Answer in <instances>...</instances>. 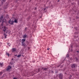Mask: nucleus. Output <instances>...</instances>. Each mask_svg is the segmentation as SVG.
Here are the masks:
<instances>
[{"mask_svg":"<svg viewBox=\"0 0 79 79\" xmlns=\"http://www.w3.org/2000/svg\"><path fill=\"white\" fill-rule=\"evenodd\" d=\"M14 23H18V20H17V19H15L14 20Z\"/></svg>","mask_w":79,"mask_h":79,"instance_id":"6","label":"nucleus"},{"mask_svg":"<svg viewBox=\"0 0 79 79\" xmlns=\"http://www.w3.org/2000/svg\"><path fill=\"white\" fill-rule=\"evenodd\" d=\"M0 74H3V73H2V72H1V73H0Z\"/></svg>","mask_w":79,"mask_h":79,"instance_id":"20","label":"nucleus"},{"mask_svg":"<svg viewBox=\"0 0 79 79\" xmlns=\"http://www.w3.org/2000/svg\"><path fill=\"white\" fill-rule=\"evenodd\" d=\"M11 68V67L10 66H8L7 68V71H8L9 69H10Z\"/></svg>","mask_w":79,"mask_h":79,"instance_id":"4","label":"nucleus"},{"mask_svg":"<svg viewBox=\"0 0 79 79\" xmlns=\"http://www.w3.org/2000/svg\"><path fill=\"white\" fill-rule=\"evenodd\" d=\"M25 41V39H22V42L24 43V42Z\"/></svg>","mask_w":79,"mask_h":79,"instance_id":"9","label":"nucleus"},{"mask_svg":"<svg viewBox=\"0 0 79 79\" xmlns=\"http://www.w3.org/2000/svg\"><path fill=\"white\" fill-rule=\"evenodd\" d=\"M78 60L77 59H76V61H78V60Z\"/></svg>","mask_w":79,"mask_h":79,"instance_id":"18","label":"nucleus"},{"mask_svg":"<svg viewBox=\"0 0 79 79\" xmlns=\"http://www.w3.org/2000/svg\"><path fill=\"white\" fill-rule=\"evenodd\" d=\"M36 9H37V8H35V10H36Z\"/></svg>","mask_w":79,"mask_h":79,"instance_id":"25","label":"nucleus"},{"mask_svg":"<svg viewBox=\"0 0 79 79\" xmlns=\"http://www.w3.org/2000/svg\"><path fill=\"white\" fill-rule=\"evenodd\" d=\"M4 37H5V39H6V34H4Z\"/></svg>","mask_w":79,"mask_h":79,"instance_id":"13","label":"nucleus"},{"mask_svg":"<svg viewBox=\"0 0 79 79\" xmlns=\"http://www.w3.org/2000/svg\"><path fill=\"white\" fill-rule=\"evenodd\" d=\"M27 36V35H25L23 36V38H26V37Z\"/></svg>","mask_w":79,"mask_h":79,"instance_id":"11","label":"nucleus"},{"mask_svg":"<svg viewBox=\"0 0 79 79\" xmlns=\"http://www.w3.org/2000/svg\"><path fill=\"white\" fill-rule=\"evenodd\" d=\"M14 79H17L16 78H14Z\"/></svg>","mask_w":79,"mask_h":79,"instance_id":"23","label":"nucleus"},{"mask_svg":"<svg viewBox=\"0 0 79 79\" xmlns=\"http://www.w3.org/2000/svg\"><path fill=\"white\" fill-rule=\"evenodd\" d=\"M69 56L68 55H67V57H68Z\"/></svg>","mask_w":79,"mask_h":79,"instance_id":"21","label":"nucleus"},{"mask_svg":"<svg viewBox=\"0 0 79 79\" xmlns=\"http://www.w3.org/2000/svg\"><path fill=\"white\" fill-rule=\"evenodd\" d=\"M11 32V31H10L9 30H7V31L6 32V33H8V34H10Z\"/></svg>","mask_w":79,"mask_h":79,"instance_id":"7","label":"nucleus"},{"mask_svg":"<svg viewBox=\"0 0 79 79\" xmlns=\"http://www.w3.org/2000/svg\"><path fill=\"white\" fill-rule=\"evenodd\" d=\"M6 1V0H2V2L3 3V2H5Z\"/></svg>","mask_w":79,"mask_h":79,"instance_id":"15","label":"nucleus"},{"mask_svg":"<svg viewBox=\"0 0 79 79\" xmlns=\"http://www.w3.org/2000/svg\"><path fill=\"white\" fill-rule=\"evenodd\" d=\"M76 64H73L72 65V68H75V67H76Z\"/></svg>","mask_w":79,"mask_h":79,"instance_id":"5","label":"nucleus"},{"mask_svg":"<svg viewBox=\"0 0 79 79\" xmlns=\"http://www.w3.org/2000/svg\"><path fill=\"white\" fill-rule=\"evenodd\" d=\"M12 51L13 52H15V51H16V49L14 48H12Z\"/></svg>","mask_w":79,"mask_h":79,"instance_id":"8","label":"nucleus"},{"mask_svg":"<svg viewBox=\"0 0 79 79\" xmlns=\"http://www.w3.org/2000/svg\"><path fill=\"white\" fill-rule=\"evenodd\" d=\"M45 10H46V8H45L44 9V11H45Z\"/></svg>","mask_w":79,"mask_h":79,"instance_id":"22","label":"nucleus"},{"mask_svg":"<svg viewBox=\"0 0 79 79\" xmlns=\"http://www.w3.org/2000/svg\"><path fill=\"white\" fill-rule=\"evenodd\" d=\"M43 69L44 70H47V68H43Z\"/></svg>","mask_w":79,"mask_h":79,"instance_id":"17","label":"nucleus"},{"mask_svg":"<svg viewBox=\"0 0 79 79\" xmlns=\"http://www.w3.org/2000/svg\"><path fill=\"white\" fill-rule=\"evenodd\" d=\"M47 50H50V48H48Z\"/></svg>","mask_w":79,"mask_h":79,"instance_id":"19","label":"nucleus"},{"mask_svg":"<svg viewBox=\"0 0 79 79\" xmlns=\"http://www.w3.org/2000/svg\"><path fill=\"white\" fill-rule=\"evenodd\" d=\"M6 19H5V18H3V16H1L0 18V23L1 22H2V23H4L6 22Z\"/></svg>","mask_w":79,"mask_h":79,"instance_id":"1","label":"nucleus"},{"mask_svg":"<svg viewBox=\"0 0 79 79\" xmlns=\"http://www.w3.org/2000/svg\"><path fill=\"white\" fill-rule=\"evenodd\" d=\"M6 55L7 56H10V55H9V53H6Z\"/></svg>","mask_w":79,"mask_h":79,"instance_id":"14","label":"nucleus"},{"mask_svg":"<svg viewBox=\"0 0 79 79\" xmlns=\"http://www.w3.org/2000/svg\"><path fill=\"white\" fill-rule=\"evenodd\" d=\"M0 65L1 67L3 66V64H2V63H0Z\"/></svg>","mask_w":79,"mask_h":79,"instance_id":"12","label":"nucleus"},{"mask_svg":"<svg viewBox=\"0 0 79 79\" xmlns=\"http://www.w3.org/2000/svg\"><path fill=\"white\" fill-rule=\"evenodd\" d=\"M18 58H19V57H21V55H19L17 56Z\"/></svg>","mask_w":79,"mask_h":79,"instance_id":"16","label":"nucleus"},{"mask_svg":"<svg viewBox=\"0 0 79 79\" xmlns=\"http://www.w3.org/2000/svg\"><path fill=\"white\" fill-rule=\"evenodd\" d=\"M7 29L8 28L7 27L4 26V27H2V29L4 32H6V30H7Z\"/></svg>","mask_w":79,"mask_h":79,"instance_id":"2","label":"nucleus"},{"mask_svg":"<svg viewBox=\"0 0 79 79\" xmlns=\"http://www.w3.org/2000/svg\"><path fill=\"white\" fill-rule=\"evenodd\" d=\"M9 23L10 24H13V21H10V20L9 22Z\"/></svg>","mask_w":79,"mask_h":79,"instance_id":"3","label":"nucleus"},{"mask_svg":"<svg viewBox=\"0 0 79 79\" xmlns=\"http://www.w3.org/2000/svg\"><path fill=\"white\" fill-rule=\"evenodd\" d=\"M22 46H25V44H24V43L22 42Z\"/></svg>","mask_w":79,"mask_h":79,"instance_id":"10","label":"nucleus"},{"mask_svg":"<svg viewBox=\"0 0 79 79\" xmlns=\"http://www.w3.org/2000/svg\"><path fill=\"white\" fill-rule=\"evenodd\" d=\"M58 2H60V0H58Z\"/></svg>","mask_w":79,"mask_h":79,"instance_id":"24","label":"nucleus"},{"mask_svg":"<svg viewBox=\"0 0 79 79\" xmlns=\"http://www.w3.org/2000/svg\"><path fill=\"white\" fill-rule=\"evenodd\" d=\"M77 52H78V51H77Z\"/></svg>","mask_w":79,"mask_h":79,"instance_id":"26","label":"nucleus"}]
</instances>
